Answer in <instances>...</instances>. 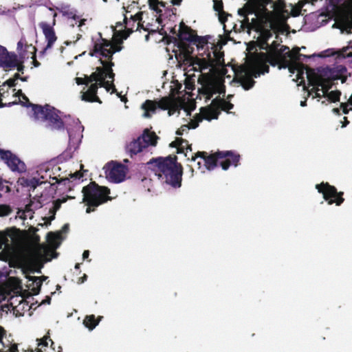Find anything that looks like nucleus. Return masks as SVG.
Wrapping results in <instances>:
<instances>
[{
  "label": "nucleus",
  "mask_w": 352,
  "mask_h": 352,
  "mask_svg": "<svg viewBox=\"0 0 352 352\" xmlns=\"http://www.w3.org/2000/svg\"><path fill=\"white\" fill-rule=\"evenodd\" d=\"M105 71L103 67H98L96 71L93 72L89 76H87L88 84L95 81L100 82V80L104 78Z\"/></svg>",
  "instance_id": "2f4dec72"
},
{
  "label": "nucleus",
  "mask_w": 352,
  "mask_h": 352,
  "mask_svg": "<svg viewBox=\"0 0 352 352\" xmlns=\"http://www.w3.org/2000/svg\"><path fill=\"white\" fill-rule=\"evenodd\" d=\"M99 60L105 71L104 78H108L111 79V82H113L114 80L115 74L113 72L112 67L114 66V63L112 61L103 60L101 58H100Z\"/></svg>",
  "instance_id": "c756f323"
},
{
  "label": "nucleus",
  "mask_w": 352,
  "mask_h": 352,
  "mask_svg": "<svg viewBox=\"0 0 352 352\" xmlns=\"http://www.w3.org/2000/svg\"><path fill=\"white\" fill-rule=\"evenodd\" d=\"M82 192L83 202L87 206V213L94 212L99 206L111 200L109 196L110 189L106 186H99L95 182H91L84 186Z\"/></svg>",
  "instance_id": "7ed1b4c3"
},
{
  "label": "nucleus",
  "mask_w": 352,
  "mask_h": 352,
  "mask_svg": "<svg viewBox=\"0 0 352 352\" xmlns=\"http://www.w3.org/2000/svg\"><path fill=\"white\" fill-rule=\"evenodd\" d=\"M242 16L243 19L241 21V28L243 30H247L248 32H250L251 30H254L257 32L258 31H261V29L263 28L265 26L270 27L276 34V39L279 38V34H283L285 32L283 25L276 19L273 12L267 11L266 8H264L263 14L253 18L251 21H250L248 15Z\"/></svg>",
  "instance_id": "f03ea898"
},
{
  "label": "nucleus",
  "mask_w": 352,
  "mask_h": 352,
  "mask_svg": "<svg viewBox=\"0 0 352 352\" xmlns=\"http://www.w3.org/2000/svg\"><path fill=\"white\" fill-rule=\"evenodd\" d=\"M11 182L0 177V198H1L4 194L11 191Z\"/></svg>",
  "instance_id": "58836bf2"
},
{
  "label": "nucleus",
  "mask_w": 352,
  "mask_h": 352,
  "mask_svg": "<svg viewBox=\"0 0 352 352\" xmlns=\"http://www.w3.org/2000/svg\"><path fill=\"white\" fill-rule=\"evenodd\" d=\"M346 72V68L344 66L339 65L330 70L328 78L332 82L341 80L343 83L346 80V76H345Z\"/></svg>",
  "instance_id": "5701e85b"
},
{
  "label": "nucleus",
  "mask_w": 352,
  "mask_h": 352,
  "mask_svg": "<svg viewBox=\"0 0 352 352\" xmlns=\"http://www.w3.org/2000/svg\"><path fill=\"white\" fill-rule=\"evenodd\" d=\"M175 98L173 96H165L157 101V108L162 110H167L171 107Z\"/></svg>",
  "instance_id": "72a5a7b5"
},
{
  "label": "nucleus",
  "mask_w": 352,
  "mask_h": 352,
  "mask_svg": "<svg viewBox=\"0 0 352 352\" xmlns=\"http://www.w3.org/2000/svg\"><path fill=\"white\" fill-rule=\"evenodd\" d=\"M127 172V167L117 162H112L108 164V168L105 171L107 177L114 183H120L125 179Z\"/></svg>",
  "instance_id": "f8f14e48"
},
{
  "label": "nucleus",
  "mask_w": 352,
  "mask_h": 352,
  "mask_svg": "<svg viewBox=\"0 0 352 352\" xmlns=\"http://www.w3.org/2000/svg\"><path fill=\"white\" fill-rule=\"evenodd\" d=\"M259 33V36L258 38L257 42L258 43V47L261 50H265L267 53H268L270 45L268 44V40L273 36L274 31L270 27H263V28L261 29V31H258Z\"/></svg>",
  "instance_id": "a211bd4d"
},
{
  "label": "nucleus",
  "mask_w": 352,
  "mask_h": 352,
  "mask_svg": "<svg viewBox=\"0 0 352 352\" xmlns=\"http://www.w3.org/2000/svg\"><path fill=\"white\" fill-rule=\"evenodd\" d=\"M1 159L12 171L23 173L26 170L25 163L10 151H2Z\"/></svg>",
  "instance_id": "2eb2a0df"
},
{
  "label": "nucleus",
  "mask_w": 352,
  "mask_h": 352,
  "mask_svg": "<svg viewBox=\"0 0 352 352\" xmlns=\"http://www.w3.org/2000/svg\"><path fill=\"white\" fill-rule=\"evenodd\" d=\"M122 40H118L115 43L112 44L111 42V52H109V54L113 55L116 52H118L122 50Z\"/></svg>",
  "instance_id": "de8ad7c7"
},
{
  "label": "nucleus",
  "mask_w": 352,
  "mask_h": 352,
  "mask_svg": "<svg viewBox=\"0 0 352 352\" xmlns=\"http://www.w3.org/2000/svg\"><path fill=\"white\" fill-rule=\"evenodd\" d=\"M60 237V232H50L47 234V239L50 243H54Z\"/></svg>",
  "instance_id": "864d4df0"
},
{
  "label": "nucleus",
  "mask_w": 352,
  "mask_h": 352,
  "mask_svg": "<svg viewBox=\"0 0 352 352\" xmlns=\"http://www.w3.org/2000/svg\"><path fill=\"white\" fill-rule=\"evenodd\" d=\"M177 160L176 155L153 157L146 163V166L159 179L177 188L182 186L183 175V167Z\"/></svg>",
  "instance_id": "f257e3e1"
},
{
  "label": "nucleus",
  "mask_w": 352,
  "mask_h": 352,
  "mask_svg": "<svg viewBox=\"0 0 352 352\" xmlns=\"http://www.w3.org/2000/svg\"><path fill=\"white\" fill-rule=\"evenodd\" d=\"M208 155H207V153L205 151H198L195 155H192L191 157L190 160L191 161H195V160L197 157H201L205 161L206 157H207Z\"/></svg>",
  "instance_id": "bf43d9fd"
},
{
  "label": "nucleus",
  "mask_w": 352,
  "mask_h": 352,
  "mask_svg": "<svg viewBox=\"0 0 352 352\" xmlns=\"http://www.w3.org/2000/svg\"><path fill=\"white\" fill-rule=\"evenodd\" d=\"M209 38L210 36H200L197 34L192 44L195 45L199 50H203L205 45H208Z\"/></svg>",
  "instance_id": "c9c22d12"
},
{
  "label": "nucleus",
  "mask_w": 352,
  "mask_h": 352,
  "mask_svg": "<svg viewBox=\"0 0 352 352\" xmlns=\"http://www.w3.org/2000/svg\"><path fill=\"white\" fill-rule=\"evenodd\" d=\"M100 40L96 41L94 45V48L90 50L89 54L91 56L100 55L102 57L107 58L108 61H112V54L110 55L109 52H111V41L102 37L101 33H99Z\"/></svg>",
  "instance_id": "4468645a"
},
{
  "label": "nucleus",
  "mask_w": 352,
  "mask_h": 352,
  "mask_svg": "<svg viewBox=\"0 0 352 352\" xmlns=\"http://www.w3.org/2000/svg\"><path fill=\"white\" fill-rule=\"evenodd\" d=\"M0 261L8 262L11 267H21L25 262L21 253L12 245H7L0 252Z\"/></svg>",
  "instance_id": "9b49d317"
},
{
  "label": "nucleus",
  "mask_w": 352,
  "mask_h": 352,
  "mask_svg": "<svg viewBox=\"0 0 352 352\" xmlns=\"http://www.w3.org/2000/svg\"><path fill=\"white\" fill-rule=\"evenodd\" d=\"M37 341L38 342L36 349V352H51V351H54V349H52L54 342L50 338L49 336H45L41 339H37Z\"/></svg>",
  "instance_id": "b1692460"
},
{
  "label": "nucleus",
  "mask_w": 352,
  "mask_h": 352,
  "mask_svg": "<svg viewBox=\"0 0 352 352\" xmlns=\"http://www.w3.org/2000/svg\"><path fill=\"white\" fill-rule=\"evenodd\" d=\"M12 212L10 206L1 204L0 205V217L8 216Z\"/></svg>",
  "instance_id": "3c124183"
},
{
  "label": "nucleus",
  "mask_w": 352,
  "mask_h": 352,
  "mask_svg": "<svg viewBox=\"0 0 352 352\" xmlns=\"http://www.w3.org/2000/svg\"><path fill=\"white\" fill-rule=\"evenodd\" d=\"M32 111L35 118L38 120L47 122V126L52 130L64 129L65 124L54 107L45 104L44 107L39 104L32 105Z\"/></svg>",
  "instance_id": "20e7f679"
},
{
  "label": "nucleus",
  "mask_w": 352,
  "mask_h": 352,
  "mask_svg": "<svg viewBox=\"0 0 352 352\" xmlns=\"http://www.w3.org/2000/svg\"><path fill=\"white\" fill-rule=\"evenodd\" d=\"M218 109H212L211 107H201L200 109L201 113L202 115L203 120L206 119L210 120L212 119H217L218 118Z\"/></svg>",
  "instance_id": "7c9ffc66"
},
{
  "label": "nucleus",
  "mask_w": 352,
  "mask_h": 352,
  "mask_svg": "<svg viewBox=\"0 0 352 352\" xmlns=\"http://www.w3.org/2000/svg\"><path fill=\"white\" fill-rule=\"evenodd\" d=\"M27 279L29 283L27 287L29 289H31L32 295H38L40 292L41 285L43 284V280L41 277L38 276H26Z\"/></svg>",
  "instance_id": "393cba45"
},
{
  "label": "nucleus",
  "mask_w": 352,
  "mask_h": 352,
  "mask_svg": "<svg viewBox=\"0 0 352 352\" xmlns=\"http://www.w3.org/2000/svg\"><path fill=\"white\" fill-rule=\"evenodd\" d=\"M352 49V46H346L343 47L342 49L338 50L337 52V55L338 58H351L352 63V52L350 50Z\"/></svg>",
  "instance_id": "ea45409f"
},
{
  "label": "nucleus",
  "mask_w": 352,
  "mask_h": 352,
  "mask_svg": "<svg viewBox=\"0 0 352 352\" xmlns=\"http://www.w3.org/2000/svg\"><path fill=\"white\" fill-rule=\"evenodd\" d=\"M9 88L7 87V89H5V87H2L0 85V108L3 107L6 105L2 102L3 98H5L6 94H8Z\"/></svg>",
  "instance_id": "13d9d810"
},
{
  "label": "nucleus",
  "mask_w": 352,
  "mask_h": 352,
  "mask_svg": "<svg viewBox=\"0 0 352 352\" xmlns=\"http://www.w3.org/2000/svg\"><path fill=\"white\" fill-rule=\"evenodd\" d=\"M142 20V12H138L135 15L131 16V19L129 21V22H126V28L129 29L128 26L130 25V23H132L133 25H135V23H137L135 30H138L140 27L143 26L140 23Z\"/></svg>",
  "instance_id": "4c0bfd02"
},
{
  "label": "nucleus",
  "mask_w": 352,
  "mask_h": 352,
  "mask_svg": "<svg viewBox=\"0 0 352 352\" xmlns=\"http://www.w3.org/2000/svg\"><path fill=\"white\" fill-rule=\"evenodd\" d=\"M22 98V99L24 100V101H21V103L23 106H25V107H32V105H34V104H32L30 101H29V99L28 98L23 94H22V96H21Z\"/></svg>",
  "instance_id": "338daca9"
},
{
  "label": "nucleus",
  "mask_w": 352,
  "mask_h": 352,
  "mask_svg": "<svg viewBox=\"0 0 352 352\" xmlns=\"http://www.w3.org/2000/svg\"><path fill=\"white\" fill-rule=\"evenodd\" d=\"M43 182H40L38 179L33 177L32 179H23V185L27 187H30V188L34 190L38 186L41 184Z\"/></svg>",
  "instance_id": "a19ab883"
},
{
  "label": "nucleus",
  "mask_w": 352,
  "mask_h": 352,
  "mask_svg": "<svg viewBox=\"0 0 352 352\" xmlns=\"http://www.w3.org/2000/svg\"><path fill=\"white\" fill-rule=\"evenodd\" d=\"M15 63H16V65H14L13 67H11L10 69L16 67L18 72H21L23 74V69H24V65H23L22 61H19V60L16 54V61H15Z\"/></svg>",
  "instance_id": "052dcab7"
},
{
  "label": "nucleus",
  "mask_w": 352,
  "mask_h": 352,
  "mask_svg": "<svg viewBox=\"0 0 352 352\" xmlns=\"http://www.w3.org/2000/svg\"><path fill=\"white\" fill-rule=\"evenodd\" d=\"M320 85V87H322V90L323 91L324 95L329 93V90L331 89L333 87V82L330 80L328 78L322 79Z\"/></svg>",
  "instance_id": "79ce46f5"
},
{
  "label": "nucleus",
  "mask_w": 352,
  "mask_h": 352,
  "mask_svg": "<svg viewBox=\"0 0 352 352\" xmlns=\"http://www.w3.org/2000/svg\"><path fill=\"white\" fill-rule=\"evenodd\" d=\"M8 235L10 234L0 232V250L2 249L3 246L5 248L7 245H10L8 239Z\"/></svg>",
  "instance_id": "8fccbe9b"
},
{
  "label": "nucleus",
  "mask_w": 352,
  "mask_h": 352,
  "mask_svg": "<svg viewBox=\"0 0 352 352\" xmlns=\"http://www.w3.org/2000/svg\"><path fill=\"white\" fill-rule=\"evenodd\" d=\"M82 100L89 102H97L99 103H101L102 102L100 100H98L96 97H92V94H89V91H87L86 92H84L81 96Z\"/></svg>",
  "instance_id": "49530a36"
},
{
  "label": "nucleus",
  "mask_w": 352,
  "mask_h": 352,
  "mask_svg": "<svg viewBox=\"0 0 352 352\" xmlns=\"http://www.w3.org/2000/svg\"><path fill=\"white\" fill-rule=\"evenodd\" d=\"M157 108V101L146 100L142 104V109L144 110V116L146 118L151 117L149 112L155 113Z\"/></svg>",
  "instance_id": "c85d7f7f"
},
{
  "label": "nucleus",
  "mask_w": 352,
  "mask_h": 352,
  "mask_svg": "<svg viewBox=\"0 0 352 352\" xmlns=\"http://www.w3.org/2000/svg\"><path fill=\"white\" fill-rule=\"evenodd\" d=\"M318 192L322 194L324 199L329 205L335 204L340 206L344 201L343 192H338L334 186L330 185L328 182H322L316 185Z\"/></svg>",
  "instance_id": "9d476101"
},
{
  "label": "nucleus",
  "mask_w": 352,
  "mask_h": 352,
  "mask_svg": "<svg viewBox=\"0 0 352 352\" xmlns=\"http://www.w3.org/2000/svg\"><path fill=\"white\" fill-rule=\"evenodd\" d=\"M307 78L310 86H313V89H315L316 91H318L320 83L322 79V77L316 74L312 69H307Z\"/></svg>",
  "instance_id": "a878e982"
},
{
  "label": "nucleus",
  "mask_w": 352,
  "mask_h": 352,
  "mask_svg": "<svg viewBox=\"0 0 352 352\" xmlns=\"http://www.w3.org/2000/svg\"><path fill=\"white\" fill-rule=\"evenodd\" d=\"M6 336V331L3 327L0 326V342L2 344L4 349H7L6 350L0 349V352H19L16 343H12L9 340L6 341L3 340Z\"/></svg>",
  "instance_id": "4be33fe9"
},
{
  "label": "nucleus",
  "mask_w": 352,
  "mask_h": 352,
  "mask_svg": "<svg viewBox=\"0 0 352 352\" xmlns=\"http://www.w3.org/2000/svg\"><path fill=\"white\" fill-rule=\"evenodd\" d=\"M280 43L274 41L272 42L271 45H270V48L268 53H260L259 56L263 58V60L265 62H268L270 64L273 65L272 62L275 58L281 54L280 49H278Z\"/></svg>",
  "instance_id": "412c9836"
},
{
  "label": "nucleus",
  "mask_w": 352,
  "mask_h": 352,
  "mask_svg": "<svg viewBox=\"0 0 352 352\" xmlns=\"http://www.w3.org/2000/svg\"><path fill=\"white\" fill-rule=\"evenodd\" d=\"M302 68L298 69V74H297V78L298 80H300V85L305 84V79H304V68L305 66L303 65H301Z\"/></svg>",
  "instance_id": "680f3d73"
},
{
  "label": "nucleus",
  "mask_w": 352,
  "mask_h": 352,
  "mask_svg": "<svg viewBox=\"0 0 352 352\" xmlns=\"http://www.w3.org/2000/svg\"><path fill=\"white\" fill-rule=\"evenodd\" d=\"M197 35L196 31L190 27L184 24V22L180 23L179 30L177 34V41H188L192 43Z\"/></svg>",
  "instance_id": "6ab92c4d"
},
{
  "label": "nucleus",
  "mask_w": 352,
  "mask_h": 352,
  "mask_svg": "<svg viewBox=\"0 0 352 352\" xmlns=\"http://www.w3.org/2000/svg\"><path fill=\"white\" fill-rule=\"evenodd\" d=\"M159 5H160L162 7H165V3L162 1H160L159 0H149L150 8L152 10L156 11L157 12H161V10L158 9Z\"/></svg>",
  "instance_id": "09e8293b"
},
{
  "label": "nucleus",
  "mask_w": 352,
  "mask_h": 352,
  "mask_svg": "<svg viewBox=\"0 0 352 352\" xmlns=\"http://www.w3.org/2000/svg\"><path fill=\"white\" fill-rule=\"evenodd\" d=\"M203 120V118L201 116H199V120H192L188 124L189 129H196L199 126V123Z\"/></svg>",
  "instance_id": "0e129e2a"
},
{
  "label": "nucleus",
  "mask_w": 352,
  "mask_h": 352,
  "mask_svg": "<svg viewBox=\"0 0 352 352\" xmlns=\"http://www.w3.org/2000/svg\"><path fill=\"white\" fill-rule=\"evenodd\" d=\"M23 47H25L24 49V52L25 51H33V52H36V49L34 46H33L32 45H28L27 43V41L25 40V38H22L17 43V51L21 54L22 56H25V54L24 53H22V51L23 50Z\"/></svg>",
  "instance_id": "f704fd0d"
},
{
  "label": "nucleus",
  "mask_w": 352,
  "mask_h": 352,
  "mask_svg": "<svg viewBox=\"0 0 352 352\" xmlns=\"http://www.w3.org/2000/svg\"><path fill=\"white\" fill-rule=\"evenodd\" d=\"M16 85V81L12 78L7 80L6 82H4L2 85V87L8 86V87L10 89L11 87H15Z\"/></svg>",
  "instance_id": "69168bd1"
},
{
  "label": "nucleus",
  "mask_w": 352,
  "mask_h": 352,
  "mask_svg": "<svg viewBox=\"0 0 352 352\" xmlns=\"http://www.w3.org/2000/svg\"><path fill=\"white\" fill-rule=\"evenodd\" d=\"M102 318V317L99 316L98 318H96L95 316L93 314L86 316L83 320V324L89 330H93L98 324Z\"/></svg>",
  "instance_id": "473e14b6"
},
{
  "label": "nucleus",
  "mask_w": 352,
  "mask_h": 352,
  "mask_svg": "<svg viewBox=\"0 0 352 352\" xmlns=\"http://www.w3.org/2000/svg\"><path fill=\"white\" fill-rule=\"evenodd\" d=\"M240 160V155L232 151H217L210 154L205 159V166L209 170H213L217 166V164L223 170H228L231 165L237 166Z\"/></svg>",
  "instance_id": "423d86ee"
},
{
  "label": "nucleus",
  "mask_w": 352,
  "mask_h": 352,
  "mask_svg": "<svg viewBox=\"0 0 352 352\" xmlns=\"http://www.w3.org/2000/svg\"><path fill=\"white\" fill-rule=\"evenodd\" d=\"M188 129H190L188 124H184L177 130L176 134L177 135H182L184 134V132Z\"/></svg>",
  "instance_id": "774afa93"
},
{
  "label": "nucleus",
  "mask_w": 352,
  "mask_h": 352,
  "mask_svg": "<svg viewBox=\"0 0 352 352\" xmlns=\"http://www.w3.org/2000/svg\"><path fill=\"white\" fill-rule=\"evenodd\" d=\"M168 110V114L169 116H173L176 111H179L177 104L174 100V102L172 103L171 107H169Z\"/></svg>",
  "instance_id": "e2e57ef3"
},
{
  "label": "nucleus",
  "mask_w": 352,
  "mask_h": 352,
  "mask_svg": "<svg viewBox=\"0 0 352 352\" xmlns=\"http://www.w3.org/2000/svg\"><path fill=\"white\" fill-rule=\"evenodd\" d=\"M240 83L244 89L249 90L253 87L255 81L251 76L245 75L240 78Z\"/></svg>",
  "instance_id": "e433bc0d"
},
{
  "label": "nucleus",
  "mask_w": 352,
  "mask_h": 352,
  "mask_svg": "<svg viewBox=\"0 0 352 352\" xmlns=\"http://www.w3.org/2000/svg\"><path fill=\"white\" fill-rule=\"evenodd\" d=\"M15 61L16 54L9 52L5 47L0 45V67L6 70L16 65Z\"/></svg>",
  "instance_id": "dca6fc26"
},
{
  "label": "nucleus",
  "mask_w": 352,
  "mask_h": 352,
  "mask_svg": "<svg viewBox=\"0 0 352 352\" xmlns=\"http://www.w3.org/2000/svg\"><path fill=\"white\" fill-rule=\"evenodd\" d=\"M325 95L328 97L329 101L336 102L340 100L341 92L339 90L331 91Z\"/></svg>",
  "instance_id": "37998d69"
},
{
  "label": "nucleus",
  "mask_w": 352,
  "mask_h": 352,
  "mask_svg": "<svg viewBox=\"0 0 352 352\" xmlns=\"http://www.w3.org/2000/svg\"><path fill=\"white\" fill-rule=\"evenodd\" d=\"M272 2V0H265L264 5H261L259 0H249L243 8L238 10L240 16H245L254 14L256 17L263 14L265 5Z\"/></svg>",
  "instance_id": "ddd939ff"
},
{
  "label": "nucleus",
  "mask_w": 352,
  "mask_h": 352,
  "mask_svg": "<svg viewBox=\"0 0 352 352\" xmlns=\"http://www.w3.org/2000/svg\"><path fill=\"white\" fill-rule=\"evenodd\" d=\"M212 105L217 109H221L222 111L228 112L234 107L233 104L229 101H226L219 98H216L212 101Z\"/></svg>",
  "instance_id": "cd10ccee"
},
{
  "label": "nucleus",
  "mask_w": 352,
  "mask_h": 352,
  "mask_svg": "<svg viewBox=\"0 0 352 352\" xmlns=\"http://www.w3.org/2000/svg\"><path fill=\"white\" fill-rule=\"evenodd\" d=\"M198 82L201 85L199 89V94L205 97L206 101L210 100L217 93L219 94L226 93L225 80L221 78L210 74H204L201 78H199Z\"/></svg>",
  "instance_id": "39448f33"
},
{
  "label": "nucleus",
  "mask_w": 352,
  "mask_h": 352,
  "mask_svg": "<svg viewBox=\"0 0 352 352\" xmlns=\"http://www.w3.org/2000/svg\"><path fill=\"white\" fill-rule=\"evenodd\" d=\"M47 16L52 18L51 23H48L46 21H41L38 23V26L42 30L45 41H47V45L42 52L43 54L48 49L52 48L58 38L54 28L56 22V18L57 13L54 8H50Z\"/></svg>",
  "instance_id": "1a4fd4ad"
},
{
  "label": "nucleus",
  "mask_w": 352,
  "mask_h": 352,
  "mask_svg": "<svg viewBox=\"0 0 352 352\" xmlns=\"http://www.w3.org/2000/svg\"><path fill=\"white\" fill-rule=\"evenodd\" d=\"M124 21L126 24V22H129L126 16L124 18ZM136 24L137 23H135V25H133L132 23H130V25L128 26L129 29L126 28V25L125 26L126 30L123 32L122 35V39H126L128 36H129V35L134 31L133 28L136 27Z\"/></svg>",
  "instance_id": "c03bdc74"
},
{
  "label": "nucleus",
  "mask_w": 352,
  "mask_h": 352,
  "mask_svg": "<svg viewBox=\"0 0 352 352\" xmlns=\"http://www.w3.org/2000/svg\"><path fill=\"white\" fill-rule=\"evenodd\" d=\"M221 45L212 43V49L214 58H212L209 51L207 52L206 58H192L191 65L194 70L202 72L209 67L222 65L224 63V53L221 51Z\"/></svg>",
  "instance_id": "0eeeda50"
},
{
  "label": "nucleus",
  "mask_w": 352,
  "mask_h": 352,
  "mask_svg": "<svg viewBox=\"0 0 352 352\" xmlns=\"http://www.w3.org/2000/svg\"><path fill=\"white\" fill-rule=\"evenodd\" d=\"M99 87H104L107 91H109L111 89H112V93L116 91V89L115 87V85H113V82H111V84L108 80H105L104 78L102 80H100V82L98 83Z\"/></svg>",
  "instance_id": "a18cd8bd"
},
{
  "label": "nucleus",
  "mask_w": 352,
  "mask_h": 352,
  "mask_svg": "<svg viewBox=\"0 0 352 352\" xmlns=\"http://www.w3.org/2000/svg\"><path fill=\"white\" fill-rule=\"evenodd\" d=\"M280 52H282L281 54L274 60L272 65L275 66L277 64H280L284 68L288 67L291 61L294 60V55L290 52L289 48L285 45L281 46Z\"/></svg>",
  "instance_id": "f3484780"
},
{
  "label": "nucleus",
  "mask_w": 352,
  "mask_h": 352,
  "mask_svg": "<svg viewBox=\"0 0 352 352\" xmlns=\"http://www.w3.org/2000/svg\"><path fill=\"white\" fill-rule=\"evenodd\" d=\"M290 52H292V54L294 55V60L299 61L300 60V57L301 56H302V54H301L300 53V48L298 47H294ZM303 56L305 57V58H309V56H306V55H303Z\"/></svg>",
  "instance_id": "6e6d98bb"
},
{
  "label": "nucleus",
  "mask_w": 352,
  "mask_h": 352,
  "mask_svg": "<svg viewBox=\"0 0 352 352\" xmlns=\"http://www.w3.org/2000/svg\"><path fill=\"white\" fill-rule=\"evenodd\" d=\"M157 139L158 137L155 132L145 129L141 135L126 144V152L131 157H133L147 148L148 146H156Z\"/></svg>",
  "instance_id": "6e6552de"
},
{
  "label": "nucleus",
  "mask_w": 352,
  "mask_h": 352,
  "mask_svg": "<svg viewBox=\"0 0 352 352\" xmlns=\"http://www.w3.org/2000/svg\"><path fill=\"white\" fill-rule=\"evenodd\" d=\"M55 9L61 13L63 16L68 18L76 19L78 16L76 15V10L72 8L70 5L61 3L58 6L55 7Z\"/></svg>",
  "instance_id": "bb28decb"
},
{
  "label": "nucleus",
  "mask_w": 352,
  "mask_h": 352,
  "mask_svg": "<svg viewBox=\"0 0 352 352\" xmlns=\"http://www.w3.org/2000/svg\"><path fill=\"white\" fill-rule=\"evenodd\" d=\"M182 144H187V140L182 138H176L174 141L170 143L169 146L172 148H177Z\"/></svg>",
  "instance_id": "603ef678"
},
{
  "label": "nucleus",
  "mask_w": 352,
  "mask_h": 352,
  "mask_svg": "<svg viewBox=\"0 0 352 352\" xmlns=\"http://www.w3.org/2000/svg\"><path fill=\"white\" fill-rule=\"evenodd\" d=\"M168 38L177 45L180 52V56H183L184 59L187 60L190 57L194 51V47L190 43H188V41H177V38L174 36H170Z\"/></svg>",
  "instance_id": "aec40b11"
},
{
  "label": "nucleus",
  "mask_w": 352,
  "mask_h": 352,
  "mask_svg": "<svg viewBox=\"0 0 352 352\" xmlns=\"http://www.w3.org/2000/svg\"><path fill=\"white\" fill-rule=\"evenodd\" d=\"M98 87H99L98 83H96V82L92 83L89 86L87 91H89V94H92V97H96L98 100H100V98L97 96V91H98Z\"/></svg>",
  "instance_id": "5fc2aeb1"
},
{
  "label": "nucleus",
  "mask_w": 352,
  "mask_h": 352,
  "mask_svg": "<svg viewBox=\"0 0 352 352\" xmlns=\"http://www.w3.org/2000/svg\"><path fill=\"white\" fill-rule=\"evenodd\" d=\"M213 8L218 12H223V4L221 0H214L213 1Z\"/></svg>",
  "instance_id": "4d7b16f0"
}]
</instances>
